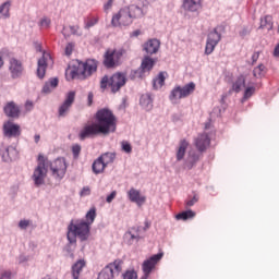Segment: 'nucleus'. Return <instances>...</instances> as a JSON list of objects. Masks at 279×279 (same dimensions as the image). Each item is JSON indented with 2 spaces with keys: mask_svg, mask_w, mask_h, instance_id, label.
<instances>
[{
  "mask_svg": "<svg viewBox=\"0 0 279 279\" xmlns=\"http://www.w3.org/2000/svg\"><path fill=\"white\" fill-rule=\"evenodd\" d=\"M12 8V1L7 0L0 4V21H8L10 19V10Z\"/></svg>",
  "mask_w": 279,
  "mask_h": 279,
  "instance_id": "nucleus-27",
  "label": "nucleus"
},
{
  "mask_svg": "<svg viewBox=\"0 0 279 279\" xmlns=\"http://www.w3.org/2000/svg\"><path fill=\"white\" fill-rule=\"evenodd\" d=\"M245 88V76H239L232 84V90L234 93H241Z\"/></svg>",
  "mask_w": 279,
  "mask_h": 279,
  "instance_id": "nucleus-33",
  "label": "nucleus"
},
{
  "mask_svg": "<svg viewBox=\"0 0 279 279\" xmlns=\"http://www.w3.org/2000/svg\"><path fill=\"white\" fill-rule=\"evenodd\" d=\"M186 149H189V142H186V140H182L179 143V147L177 148V162H182V160H184V157L186 156Z\"/></svg>",
  "mask_w": 279,
  "mask_h": 279,
  "instance_id": "nucleus-24",
  "label": "nucleus"
},
{
  "mask_svg": "<svg viewBox=\"0 0 279 279\" xmlns=\"http://www.w3.org/2000/svg\"><path fill=\"white\" fill-rule=\"evenodd\" d=\"M226 99V96H222V101Z\"/></svg>",
  "mask_w": 279,
  "mask_h": 279,
  "instance_id": "nucleus-64",
  "label": "nucleus"
},
{
  "mask_svg": "<svg viewBox=\"0 0 279 279\" xmlns=\"http://www.w3.org/2000/svg\"><path fill=\"white\" fill-rule=\"evenodd\" d=\"M101 161L105 163V167H108V165H112L117 158L116 153H105L101 156H99Z\"/></svg>",
  "mask_w": 279,
  "mask_h": 279,
  "instance_id": "nucleus-34",
  "label": "nucleus"
},
{
  "mask_svg": "<svg viewBox=\"0 0 279 279\" xmlns=\"http://www.w3.org/2000/svg\"><path fill=\"white\" fill-rule=\"evenodd\" d=\"M126 234L131 235V241H140L141 235H138V231L136 229H132L129 232H126Z\"/></svg>",
  "mask_w": 279,
  "mask_h": 279,
  "instance_id": "nucleus-49",
  "label": "nucleus"
},
{
  "mask_svg": "<svg viewBox=\"0 0 279 279\" xmlns=\"http://www.w3.org/2000/svg\"><path fill=\"white\" fill-rule=\"evenodd\" d=\"M114 278V272L106 266L98 275L97 279H112Z\"/></svg>",
  "mask_w": 279,
  "mask_h": 279,
  "instance_id": "nucleus-37",
  "label": "nucleus"
},
{
  "mask_svg": "<svg viewBox=\"0 0 279 279\" xmlns=\"http://www.w3.org/2000/svg\"><path fill=\"white\" fill-rule=\"evenodd\" d=\"M3 66V58L0 56V69Z\"/></svg>",
  "mask_w": 279,
  "mask_h": 279,
  "instance_id": "nucleus-62",
  "label": "nucleus"
},
{
  "mask_svg": "<svg viewBox=\"0 0 279 279\" xmlns=\"http://www.w3.org/2000/svg\"><path fill=\"white\" fill-rule=\"evenodd\" d=\"M8 71L12 80H21V77H23V74L25 73V66L23 65V61L16 58H10Z\"/></svg>",
  "mask_w": 279,
  "mask_h": 279,
  "instance_id": "nucleus-13",
  "label": "nucleus"
},
{
  "mask_svg": "<svg viewBox=\"0 0 279 279\" xmlns=\"http://www.w3.org/2000/svg\"><path fill=\"white\" fill-rule=\"evenodd\" d=\"M253 75L254 77H260L262 75H265V65L264 64H259L258 66H256L253 70Z\"/></svg>",
  "mask_w": 279,
  "mask_h": 279,
  "instance_id": "nucleus-41",
  "label": "nucleus"
},
{
  "mask_svg": "<svg viewBox=\"0 0 279 279\" xmlns=\"http://www.w3.org/2000/svg\"><path fill=\"white\" fill-rule=\"evenodd\" d=\"M0 279H12V271L0 270Z\"/></svg>",
  "mask_w": 279,
  "mask_h": 279,
  "instance_id": "nucleus-51",
  "label": "nucleus"
},
{
  "mask_svg": "<svg viewBox=\"0 0 279 279\" xmlns=\"http://www.w3.org/2000/svg\"><path fill=\"white\" fill-rule=\"evenodd\" d=\"M35 143H40V136L37 134L34 136Z\"/></svg>",
  "mask_w": 279,
  "mask_h": 279,
  "instance_id": "nucleus-61",
  "label": "nucleus"
},
{
  "mask_svg": "<svg viewBox=\"0 0 279 279\" xmlns=\"http://www.w3.org/2000/svg\"><path fill=\"white\" fill-rule=\"evenodd\" d=\"M26 106H32V102L27 101V102H26Z\"/></svg>",
  "mask_w": 279,
  "mask_h": 279,
  "instance_id": "nucleus-63",
  "label": "nucleus"
},
{
  "mask_svg": "<svg viewBox=\"0 0 279 279\" xmlns=\"http://www.w3.org/2000/svg\"><path fill=\"white\" fill-rule=\"evenodd\" d=\"M81 151H82V146H80L78 144L72 146L73 158L75 159L80 158Z\"/></svg>",
  "mask_w": 279,
  "mask_h": 279,
  "instance_id": "nucleus-48",
  "label": "nucleus"
},
{
  "mask_svg": "<svg viewBox=\"0 0 279 279\" xmlns=\"http://www.w3.org/2000/svg\"><path fill=\"white\" fill-rule=\"evenodd\" d=\"M3 112L10 119H19L21 117V108L17 107L15 101L8 102L3 108Z\"/></svg>",
  "mask_w": 279,
  "mask_h": 279,
  "instance_id": "nucleus-17",
  "label": "nucleus"
},
{
  "mask_svg": "<svg viewBox=\"0 0 279 279\" xmlns=\"http://www.w3.org/2000/svg\"><path fill=\"white\" fill-rule=\"evenodd\" d=\"M161 259H162V253H159L144 260V263L142 264V270L144 272V275L142 276V279L149 278V274L154 271V268L156 267V265H158V262H160Z\"/></svg>",
  "mask_w": 279,
  "mask_h": 279,
  "instance_id": "nucleus-14",
  "label": "nucleus"
},
{
  "mask_svg": "<svg viewBox=\"0 0 279 279\" xmlns=\"http://www.w3.org/2000/svg\"><path fill=\"white\" fill-rule=\"evenodd\" d=\"M95 121L92 124H86L80 132L78 138L81 141H86L92 136H97L98 134H110L117 132V117L108 108L99 109L95 114Z\"/></svg>",
  "mask_w": 279,
  "mask_h": 279,
  "instance_id": "nucleus-1",
  "label": "nucleus"
},
{
  "mask_svg": "<svg viewBox=\"0 0 279 279\" xmlns=\"http://www.w3.org/2000/svg\"><path fill=\"white\" fill-rule=\"evenodd\" d=\"M107 267L113 272L114 276H119V274H121V269H123V260L116 259L113 263L107 265Z\"/></svg>",
  "mask_w": 279,
  "mask_h": 279,
  "instance_id": "nucleus-32",
  "label": "nucleus"
},
{
  "mask_svg": "<svg viewBox=\"0 0 279 279\" xmlns=\"http://www.w3.org/2000/svg\"><path fill=\"white\" fill-rule=\"evenodd\" d=\"M126 82L128 78L125 77V74L118 72L110 77L105 75L100 81V88L105 89L109 86L112 93H119V90L125 86Z\"/></svg>",
  "mask_w": 279,
  "mask_h": 279,
  "instance_id": "nucleus-4",
  "label": "nucleus"
},
{
  "mask_svg": "<svg viewBox=\"0 0 279 279\" xmlns=\"http://www.w3.org/2000/svg\"><path fill=\"white\" fill-rule=\"evenodd\" d=\"M121 147L125 154H132V145L129 142H122Z\"/></svg>",
  "mask_w": 279,
  "mask_h": 279,
  "instance_id": "nucleus-50",
  "label": "nucleus"
},
{
  "mask_svg": "<svg viewBox=\"0 0 279 279\" xmlns=\"http://www.w3.org/2000/svg\"><path fill=\"white\" fill-rule=\"evenodd\" d=\"M202 8V0H183V9L186 12H197Z\"/></svg>",
  "mask_w": 279,
  "mask_h": 279,
  "instance_id": "nucleus-25",
  "label": "nucleus"
},
{
  "mask_svg": "<svg viewBox=\"0 0 279 279\" xmlns=\"http://www.w3.org/2000/svg\"><path fill=\"white\" fill-rule=\"evenodd\" d=\"M62 34H63L64 38H69V36H71V34L69 33L66 26H63Z\"/></svg>",
  "mask_w": 279,
  "mask_h": 279,
  "instance_id": "nucleus-59",
  "label": "nucleus"
},
{
  "mask_svg": "<svg viewBox=\"0 0 279 279\" xmlns=\"http://www.w3.org/2000/svg\"><path fill=\"white\" fill-rule=\"evenodd\" d=\"M262 27H267L271 29L274 27V23H271V16L267 15L262 20Z\"/></svg>",
  "mask_w": 279,
  "mask_h": 279,
  "instance_id": "nucleus-43",
  "label": "nucleus"
},
{
  "mask_svg": "<svg viewBox=\"0 0 279 279\" xmlns=\"http://www.w3.org/2000/svg\"><path fill=\"white\" fill-rule=\"evenodd\" d=\"M97 23H99V19L93 17L85 22L84 27H85V29H90V27H95V25H97Z\"/></svg>",
  "mask_w": 279,
  "mask_h": 279,
  "instance_id": "nucleus-44",
  "label": "nucleus"
},
{
  "mask_svg": "<svg viewBox=\"0 0 279 279\" xmlns=\"http://www.w3.org/2000/svg\"><path fill=\"white\" fill-rule=\"evenodd\" d=\"M114 197H117V191H112L106 198L107 204H112L114 201Z\"/></svg>",
  "mask_w": 279,
  "mask_h": 279,
  "instance_id": "nucleus-53",
  "label": "nucleus"
},
{
  "mask_svg": "<svg viewBox=\"0 0 279 279\" xmlns=\"http://www.w3.org/2000/svg\"><path fill=\"white\" fill-rule=\"evenodd\" d=\"M128 197L130 199V202H132L133 204H136L137 206H143V204H145L146 202V197L143 196L141 194V191L132 187L129 192H128Z\"/></svg>",
  "mask_w": 279,
  "mask_h": 279,
  "instance_id": "nucleus-18",
  "label": "nucleus"
},
{
  "mask_svg": "<svg viewBox=\"0 0 279 279\" xmlns=\"http://www.w3.org/2000/svg\"><path fill=\"white\" fill-rule=\"evenodd\" d=\"M97 217V209L95 207H92L85 215V222L88 223V226H93L95 223V219Z\"/></svg>",
  "mask_w": 279,
  "mask_h": 279,
  "instance_id": "nucleus-35",
  "label": "nucleus"
},
{
  "mask_svg": "<svg viewBox=\"0 0 279 279\" xmlns=\"http://www.w3.org/2000/svg\"><path fill=\"white\" fill-rule=\"evenodd\" d=\"M123 53H125L123 49L107 50L104 59L105 66H107V69L119 66V64H121Z\"/></svg>",
  "mask_w": 279,
  "mask_h": 279,
  "instance_id": "nucleus-11",
  "label": "nucleus"
},
{
  "mask_svg": "<svg viewBox=\"0 0 279 279\" xmlns=\"http://www.w3.org/2000/svg\"><path fill=\"white\" fill-rule=\"evenodd\" d=\"M259 56H260L259 52H254V53H253V56H252L253 64H254L255 62H258Z\"/></svg>",
  "mask_w": 279,
  "mask_h": 279,
  "instance_id": "nucleus-57",
  "label": "nucleus"
},
{
  "mask_svg": "<svg viewBox=\"0 0 279 279\" xmlns=\"http://www.w3.org/2000/svg\"><path fill=\"white\" fill-rule=\"evenodd\" d=\"M195 93V83L190 82L183 87L180 85H177L169 95V99L172 104H178L180 99H186L190 95H193Z\"/></svg>",
  "mask_w": 279,
  "mask_h": 279,
  "instance_id": "nucleus-6",
  "label": "nucleus"
},
{
  "mask_svg": "<svg viewBox=\"0 0 279 279\" xmlns=\"http://www.w3.org/2000/svg\"><path fill=\"white\" fill-rule=\"evenodd\" d=\"M112 3H114V0H108L105 4H104V10L105 12H108V10L112 9Z\"/></svg>",
  "mask_w": 279,
  "mask_h": 279,
  "instance_id": "nucleus-55",
  "label": "nucleus"
},
{
  "mask_svg": "<svg viewBox=\"0 0 279 279\" xmlns=\"http://www.w3.org/2000/svg\"><path fill=\"white\" fill-rule=\"evenodd\" d=\"M156 64V61L149 57H145L142 60L141 66L137 70H132L130 77L131 80L143 78L145 77V73H149L151 69H154V65Z\"/></svg>",
  "mask_w": 279,
  "mask_h": 279,
  "instance_id": "nucleus-12",
  "label": "nucleus"
},
{
  "mask_svg": "<svg viewBox=\"0 0 279 279\" xmlns=\"http://www.w3.org/2000/svg\"><path fill=\"white\" fill-rule=\"evenodd\" d=\"M38 25L44 29H49L51 27V19L45 16L39 21Z\"/></svg>",
  "mask_w": 279,
  "mask_h": 279,
  "instance_id": "nucleus-40",
  "label": "nucleus"
},
{
  "mask_svg": "<svg viewBox=\"0 0 279 279\" xmlns=\"http://www.w3.org/2000/svg\"><path fill=\"white\" fill-rule=\"evenodd\" d=\"M123 279H137L138 274L134 269H129L122 275Z\"/></svg>",
  "mask_w": 279,
  "mask_h": 279,
  "instance_id": "nucleus-39",
  "label": "nucleus"
},
{
  "mask_svg": "<svg viewBox=\"0 0 279 279\" xmlns=\"http://www.w3.org/2000/svg\"><path fill=\"white\" fill-rule=\"evenodd\" d=\"M223 33V26H217L210 31L207 35L205 54L210 56L215 51V47L221 41V34Z\"/></svg>",
  "mask_w": 279,
  "mask_h": 279,
  "instance_id": "nucleus-8",
  "label": "nucleus"
},
{
  "mask_svg": "<svg viewBox=\"0 0 279 279\" xmlns=\"http://www.w3.org/2000/svg\"><path fill=\"white\" fill-rule=\"evenodd\" d=\"M29 226H32V220H28V219H22L19 221V225H17L20 230H27Z\"/></svg>",
  "mask_w": 279,
  "mask_h": 279,
  "instance_id": "nucleus-42",
  "label": "nucleus"
},
{
  "mask_svg": "<svg viewBox=\"0 0 279 279\" xmlns=\"http://www.w3.org/2000/svg\"><path fill=\"white\" fill-rule=\"evenodd\" d=\"M75 102V92H69L65 96V100L60 105L58 109V114L60 118L66 117L69 114V110H71V106Z\"/></svg>",
  "mask_w": 279,
  "mask_h": 279,
  "instance_id": "nucleus-15",
  "label": "nucleus"
},
{
  "mask_svg": "<svg viewBox=\"0 0 279 279\" xmlns=\"http://www.w3.org/2000/svg\"><path fill=\"white\" fill-rule=\"evenodd\" d=\"M70 32H71V34H72V36H82V28H80V26L78 25H72V26H70Z\"/></svg>",
  "mask_w": 279,
  "mask_h": 279,
  "instance_id": "nucleus-47",
  "label": "nucleus"
},
{
  "mask_svg": "<svg viewBox=\"0 0 279 279\" xmlns=\"http://www.w3.org/2000/svg\"><path fill=\"white\" fill-rule=\"evenodd\" d=\"M197 202H199V196L197 194H195L192 198H190L185 202V206H186V208H191L192 206H195V204H197Z\"/></svg>",
  "mask_w": 279,
  "mask_h": 279,
  "instance_id": "nucleus-45",
  "label": "nucleus"
},
{
  "mask_svg": "<svg viewBox=\"0 0 279 279\" xmlns=\"http://www.w3.org/2000/svg\"><path fill=\"white\" fill-rule=\"evenodd\" d=\"M158 49H160V40L158 39H150L144 45V51H146L148 56L158 53Z\"/></svg>",
  "mask_w": 279,
  "mask_h": 279,
  "instance_id": "nucleus-22",
  "label": "nucleus"
},
{
  "mask_svg": "<svg viewBox=\"0 0 279 279\" xmlns=\"http://www.w3.org/2000/svg\"><path fill=\"white\" fill-rule=\"evenodd\" d=\"M74 47H75V45L73 43H69L65 46V56H71L73 53Z\"/></svg>",
  "mask_w": 279,
  "mask_h": 279,
  "instance_id": "nucleus-52",
  "label": "nucleus"
},
{
  "mask_svg": "<svg viewBox=\"0 0 279 279\" xmlns=\"http://www.w3.org/2000/svg\"><path fill=\"white\" fill-rule=\"evenodd\" d=\"M2 132L7 138H16V136H21V126L12 121H7L3 123Z\"/></svg>",
  "mask_w": 279,
  "mask_h": 279,
  "instance_id": "nucleus-16",
  "label": "nucleus"
},
{
  "mask_svg": "<svg viewBox=\"0 0 279 279\" xmlns=\"http://www.w3.org/2000/svg\"><path fill=\"white\" fill-rule=\"evenodd\" d=\"M195 217V211L189 209L185 211H182L175 216L178 220L186 221L187 219H193Z\"/></svg>",
  "mask_w": 279,
  "mask_h": 279,
  "instance_id": "nucleus-36",
  "label": "nucleus"
},
{
  "mask_svg": "<svg viewBox=\"0 0 279 279\" xmlns=\"http://www.w3.org/2000/svg\"><path fill=\"white\" fill-rule=\"evenodd\" d=\"M210 145V137L208 134L203 133L195 138V146L198 151H206V148Z\"/></svg>",
  "mask_w": 279,
  "mask_h": 279,
  "instance_id": "nucleus-20",
  "label": "nucleus"
},
{
  "mask_svg": "<svg viewBox=\"0 0 279 279\" xmlns=\"http://www.w3.org/2000/svg\"><path fill=\"white\" fill-rule=\"evenodd\" d=\"M90 238V225L86 223V220L81 219L75 222H71L68 226L66 239L71 245L77 243V239L82 242L88 241Z\"/></svg>",
  "mask_w": 279,
  "mask_h": 279,
  "instance_id": "nucleus-3",
  "label": "nucleus"
},
{
  "mask_svg": "<svg viewBox=\"0 0 279 279\" xmlns=\"http://www.w3.org/2000/svg\"><path fill=\"white\" fill-rule=\"evenodd\" d=\"M87 195H90V187L84 186L81 191V197H87Z\"/></svg>",
  "mask_w": 279,
  "mask_h": 279,
  "instance_id": "nucleus-54",
  "label": "nucleus"
},
{
  "mask_svg": "<svg viewBox=\"0 0 279 279\" xmlns=\"http://www.w3.org/2000/svg\"><path fill=\"white\" fill-rule=\"evenodd\" d=\"M126 9H129L131 19H133V21L134 19H143V16H145V12L138 5L132 4L130 7H126Z\"/></svg>",
  "mask_w": 279,
  "mask_h": 279,
  "instance_id": "nucleus-29",
  "label": "nucleus"
},
{
  "mask_svg": "<svg viewBox=\"0 0 279 279\" xmlns=\"http://www.w3.org/2000/svg\"><path fill=\"white\" fill-rule=\"evenodd\" d=\"M0 154L3 160H14V158H16V148L12 146H1Z\"/></svg>",
  "mask_w": 279,
  "mask_h": 279,
  "instance_id": "nucleus-23",
  "label": "nucleus"
},
{
  "mask_svg": "<svg viewBox=\"0 0 279 279\" xmlns=\"http://www.w3.org/2000/svg\"><path fill=\"white\" fill-rule=\"evenodd\" d=\"M29 260H32V257L29 255L21 254L17 257V263L20 265H26V263H29Z\"/></svg>",
  "mask_w": 279,
  "mask_h": 279,
  "instance_id": "nucleus-46",
  "label": "nucleus"
},
{
  "mask_svg": "<svg viewBox=\"0 0 279 279\" xmlns=\"http://www.w3.org/2000/svg\"><path fill=\"white\" fill-rule=\"evenodd\" d=\"M140 106H142L143 110H146V112L154 110V95L150 93L143 94L140 98Z\"/></svg>",
  "mask_w": 279,
  "mask_h": 279,
  "instance_id": "nucleus-19",
  "label": "nucleus"
},
{
  "mask_svg": "<svg viewBox=\"0 0 279 279\" xmlns=\"http://www.w3.org/2000/svg\"><path fill=\"white\" fill-rule=\"evenodd\" d=\"M198 161L199 154H197L195 150H190L186 159L184 160V168L191 170L193 167H195V165H197Z\"/></svg>",
  "mask_w": 279,
  "mask_h": 279,
  "instance_id": "nucleus-21",
  "label": "nucleus"
},
{
  "mask_svg": "<svg viewBox=\"0 0 279 279\" xmlns=\"http://www.w3.org/2000/svg\"><path fill=\"white\" fill-rule=\"evenodd\" d=\"M34 47L36 51L43 53V57L37 61V77L39 80H44L47 73V66L53 63V59H51V54H49V52L43 50V44L35 41Z\"/></svg>",
  "mask_w": 279,
  "mask_h": 279,
  "instance_id": "nucleus-5",
  "label": "nucleus"
},
{
  "mask_svg": "<svg viewBox=\"0 0 279 279\" xmlns=\"http://www.w3.org/2000/svg\"><path fill=\"white\" fill-rule=\"evenodd\" d=\"M93 97H94L93 92H89L87 96L88 106H93Z\"/></svg>",
  "mask_w": 279,
  "mask_h": 279,
  "instance_id": "nucleus-58",
  "label": "nucleus"
},
{
  "mask_svg": "<svg viewBox=\"0 0 279 279\" xmlns=\"http://www.w3.org/2000/svg\"><path fill=\"white\" fill-rule=\"evenodd\" d=\"M97 71V61L95 59H87L85 62H78L77 65L69 66L65 70V80L73 82V80H86Z\"/></svg>",
  "mask_w": 279,
  "mask_h": 279,
  "instance_id": "nucleus-2",
  "label": "nucleus"
},
{
  "mask_svg": "<svg viewBox=\"0 0 279 279\" xmlns=\"http://www.w3.org/2000/svg\"><path fill=\"white\" fill-rule=\"evenodd\" d=\"M84 267H86V262L84 259H78L71 268L72 279H80Z\"/></svg>",
  "mask_w": 279,
  "mask_h": 279,
  "instance_id": "nucleus-26",
  "label": "nucleus"
},
{
  "mask_svg": "<svg viewBox=\"0 0 279 279\" xmlns=\"http://www.w3.org/2000/svg\"><path fill=\"white\" fill-rule=\"evenodd\" d=\"M106 167L107 166L104 163L100 157H98L97 159L94 160L92 165L93 173H95V175H99V173H104Z\"/></svg>",
  "mask_w": 279,
  "mask_h": 279,
  "instance_id": "nucleus-31",
  "label": "nucleus"
},
{
  "mask_svg": "<svg viewBox=\"0 0 279 279\" xmlns=\"http://www.w3.org/2000/svg\"><path fill=\"white\" fill-rule=\"evenodd\" d=\"M59 82L60 81L58 80V77L49 78V81L45 83L41 93L49 95L51 90H53L54 88H58Z\"/></svg>",
  "mask_w": 279,
  "mask_h": 279,
  "instance_id": "nucleus-28",
  "label": "nucleus"
},
{
  "mask_svg": "<svg viewBox=\"0 0 279 279\" xmlns=\"http://www.w3.org/2000/svg\"><path fill=\"white\" fill-rule=\"evenodd\" d=\"M47 166H49V161L45 160V157L43 155H39L38 165L32 175V180L35 186L39 187L45 184V180L47 178Z\"/></svg>",
  "mask_w": 279,
  "mask_h": 279,
  "instance_id": "nucleus-7",
  "label": "nucleus"
},
{
  "mask_svg": "<svg viewBox=\"0 0 279 279\" xmlns=\"http://www.w3.org/2000/svg\"><path fill=\"white\" fill-rule=\"evenodd\" d=\"M165 72H160L154 80H153V88L154 90H160L162 86H165V81L167 80V76H165Z\"/></svg>",
  "mask_w": 279,
  "mask_h": 279,
  "instance_id": "nucleus-30",
  "label": "nucleus"
},
{
  "mask_svg": "<svg viewBox=\"0 0 279 279\" xmlns=\"http://www.w3.org/2000/svg\"><path fill=\"white\" fill-rule=\"evenodd\" d=\"M141 34V29H136L130 34L131 38H138V35Z\"/></svg>",
  "mask_w": 279,
  "mask_h": 279,
  "instance_id": "nucleus-56",
  "label": "nucleus"
},
{
  "mask_svg": "<svg viewBox=\"0 0 279 279\" xmlns=\"http://www.w3.org/2000/svg\"><path fill=\"white\" fill-rule=\"evenodd\" d=\"M131 23H134L132 15L130 14V9L128 7L120 9V11L112 16L111 25L113 27H128Z\"/></svg>",
  "mask_w": 279,
  "mask_h": 279,
  "instance_id": "nucleus-10",
  "label": "nucleus"
},
{
  "mask_svg": "<svg viewBox=\"0 0 279 279\" xmlns=\"http://www.w3.org/2000/svg\"><path fill=\"white\" fill-rule=\"evenodd\" d=\"M254 93H256V87L254 86L246 87L244 90V95L241 99V104H245V101H247V99H250L254 95Z\"/></svg>",
  "mask_w": 279,
  "mask_h": 279,
  "instance_id": "nucleus-38",
  "label": "nucleus"
},
{
  "mask_svg": "<svg viewBox=\"0 0 279 279\" xmlns=\"http://www.w3.org/2000/svg\"><path fill=\"white\" fill-rule=\"evenodd\" d=\"M274 56L275 58H279V44L275 47Z\"/></svg>",
  "mask_w": 279,
  "mask_h": 279,
  "instance_id": "nucleus-60",
  "label": "nucleus"
},
{
  "mask_svg": "<svg viewBox=\"0 0 279 279\" xmlns=\"http://www.w3.org/2000/svg\"><path fill=\"white\" fill-rule=\"evenodd\" d=\"M51 171L52 178L56 180H63L64 175H66V169H69V165H66V159L64 157H59L53 161L48 162Z\"/></svg>",
  "mask_w": 279,
  "mask_h": 279,
  "instance_id": "nucleus-9",
  "label": "nucleus"
}]
</instances>
